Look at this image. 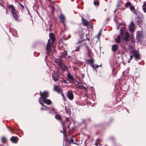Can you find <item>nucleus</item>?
I'll return each instance as SVG.
<instances>
[{"instance_id": "obj_8", "label": "nucleus", "mask_w": 146, "mask_h": 146, "mask_svg": "<svg viewBox=\"0 0 146 146\" xmlns=\"http://www.w3.org/2000/svg\"><path fill=\"white\" fill-rule=\"evenodd\" d=\"M66 96L70 100H72L74 98V95L72 91L69 90L67 93Z\"/></svg>"}, {"instance_id": "obj_38", "label": "nucleus", "mask_w": 146, "mask_h": 146, "mask_svg": "<svg viewBox=\"0 0 146 146\" xmlns=\"http://www.w3.org/2000/svg\"><path fill=\"white\" fill-rule=\"evenodd\" d=\"M101 65L99 66L98 65H96L95 66H94V68H94V69L95 70H96V69L98 68L99 66H100Z\"/></svg>"}, {"instance_id": "obj_48", "label": "nucleus", "mask_w": 146, "mask_h": 146, "mask_svg": "<svg viewBox=\"0 0 146 146\" xmlns=\"http://www.w3.org/2000/svg\"><path fill=\"white\" fill-rule=\"evenodd\" d=\"M133 58V56H132L131 55H130V59H130V60H131Z\"/></svg>"}, {"instance_id": "obj_22", "label": "nucleus", "mask_w": 146, "mask_h": 146, "mask_svg": "<svg viewBox=\"0 0 146 146\" xmlns=\"http://www.w3.org/2000/svg\"><path fill=\"white\" fill-rule=\"evenodd\" d=\"M143 11L146 13V1L144 2L143 5Z\"/></svg>"}, {"instance_id": "obj_18", "label": "nucleus", "mask_w": 146, "mask_h": 146, "mask_svg": "<svg viewBox=\"0 0 146 146\" xmlns=\"http://www.w3.org/2000/svg\"><path fill=\"white\" fill-rule=\"evenodd\" d=\"M67 54V51H64L63 52L61 53L60 57L61 58H65Z\"/></svg>"}, {"instance_id": "obj_14", "label": "nucleus", "mask_w": 146, "mask_h": 146, "mask_svg": "<svg viewBox=\"0 0 146 146\" xmlns=\"http://www.w3.org/2000/svg\"><path fill=\"white\" fill-rule=\"evenodd\" d=\"M18 138L16 136L12 137L10 139L11 141L14 143H16L18 140Z\"/></svg>"}, {"instance_id": "obj_34", "label": "nucleus", "mask_w": 146, "mask_h": 146, "mask_svg": "<svg viewBox=\"0 0 146 146\" xmlns=\"http://www.w3.org/2000/svg\"><path fill=\"white\" fill-rule=\"evenodd\" d=\"M77 82L79 83V84H78L77 85V87L78 88H79L80 89H82V86H81V83H80L79 82H78V81H77Z\"/></svg>"}, {"instance_id": "obj_47", "label": "nucleus", "mask_w": 146, "mask_h": 146, "mask_svg": "<svg viewBox=\"0 0 146 146\" xmlns=\"http://www.w3.org/2000/svg\"><path fill=\"white\" fill-rule=\"evenodd\" d=\"M64 26L65 27H66V25L65 24V21H64V22H62Z\"/></svg>"}, {"instance_id": "obj_55", "label": "nucleus", "mask_w": 146, "mask_h": 146, "mask_svg": "<svg viewBox=\"0 0 146 146\" xmlns=\"http://www.w3.org/2000/svg\"><path fill=\"white\" fill-rule=\"evenodd\" d=\"M1 6H3V5H1V4H0V6H1Z\"/></svg>"}, {"instance_id": "obj_51", "label": "nucleus", "mask_w": 146, "mask_h": 146, "mask_svg": "<svg viewBox=\"0 0 146 146\" xmlns=\"http://www.w3.org/2000/svg\"><path fill=\"white\" fill-rule=\"evenodd\" d=\"M117 11V9H116L114 11V13H116V12Z\"/></svg>"}, {"instance_id": "obj_44", "label": "nucleus", "mask_w": 146, "mask_h": 146, "mask_svg": "<svg viewBox=\"0 0 146 146\" xmlns=\"http://www.w3.org/2000/svg\"><path fill=\"white\" fill-rule=\"evenodd\" d=\"M62 124V127L63 128L65 127V124L62 122L61 121Z\"/></svg>"}, {"instance_id": "obj_21", "label": "nucleus", "mask_w": 146, "mask_h": 146, "mask_svg": "<svg viewBox=\"0 0 146 146\" xmlns=\"http://www.w3.org/2000/svg\"><path fill=\"white\" fill-rule=\"evenodd\" d=\"M1 139L2 142L3 143H5L7 142V138L4 136L2 137Z\"/></svg>"}, {"instance_id": "obj_54", "label": "nucleus", "mask_w": 146, "mask_h": 146, "mask_svg": "<svg viewBox=\"0 0 146 146\" xmlns=\"http://www.w3.org/2000/svg\"><path fill=\"white\" fill-rule=\"evenodd\" d=\"M87 39L88 41L90 40V39L88 38H87Z\"/></svg>"}, {"instance_id": "obj_41", "label": "nucleus", "mask_w": 146, "mask_h": 146, "mask_svg": "<svg viewBox=\"0 0 146 146\" xmlns=\"http://www.w3.org/2000/svg\"><path fill=\"white\" fill-rule=\"evenodd\" d=\"M87 61L90 64L93 63L92 60H88Z\"/></svg>"}, {"instance_id": "obj_3", "label": "nucleus", "mask_w": 146, "mask_h": 146, "mask_svg": "<svg viewBox=\"0 0 146 146\" xmlns=\"http://www.w3.org/2000/svg\"><path fill=\"white\" fill-rule=\"evenodd\" d=\"M39 101L40 104L43 106H44V104H42L43 102H44V103L48 105L51 104L52 103V102L49 99H43L42 100V98H39Z\"/></svg>"}, {"instance_id": "obj_19", "label": "nucleus", "mask_w": 146, "mask_h": 146, "mask_svg": "<svg viewBox=\"0 0 146 146\" xmlns=\"http://www.w3.org/2000/svg\"><path fill=\"white\" fill-rule=\"evenodd\" d=\"M59 19L61 20L62 22H64L65 21V17L62 14H61L59 17Z\"/></svg>"}, {"instance_id": "obj_56", "label": "nucleus", "mask_w": 146, "mask_h": 146, "mask_svg": "<svg viewBox=\"0 0 146 146\" xmlns=\"http://www.w3.org/2000/svg\"><path fill=\"white\" fill-rule=\"evenodd\" d=\"M11 132L12 133H13V132L11 131Z\"/></svg>"}, {"instance_id": "obj_43", "label": "nucleus", "mask_w": 146, "mask_h": 146, "mask_svg": "<svg viewBox=\"0 0 146 146\" xmlns=\"http://www.w3.org/2000/svg\"><path fill=\"white\" fill-rule=\"evenodd\" d=\"M19 5H20L21 6V8L23 9H24V6L22 5L21 4H19Z\"/></svg>"}, {"instance_id": "obj_17", "label": "nucleus", "mask_w": 146, "mask_h": 146, "mask_svg": "<svg viewBox=\"0 0 146 146\" xmlns=\"http://www.w3.org/2000/svg\"><path fill=\"white\" fill-rule=\"evenodd\" d=\"M118 46L117 44L113 45L111 47V50L113 52H116L118 49Z\"/></svg>"}, {"instance_id": "obj_46", "label": "nucleus", "mask_w": 146, "mask_h": 146, "mask_svg": "<svg viewBox=\"0 0 146 146\" xmlns=\"http://www.w3.org/2000/svg\"><path fill=\"white\" fill-rule=\"evenodd\" d=\"M60 132L61 133H62V132H63V135H64V137L65 136V134H64V129H63V131H60Z\"/></svg>"}, {"instance_id": "obj_45", "label": "nucleus", "mask_w": 146, "mask_h": 146, "mask_svg": "<svg viewBox=\"0 0 146 146\" xmlns=\"http://www.w3.org/2000/svg\"><path fill=\"white\" fill-rule=\"evenodd\" d=\"M62 78L63 81L65 83H67V81H66V80L64 79L63 78Z\"/></svg>"}, {"instance_id": "obj_25", "label": "nucleus", "mask_w": 146, "mask_h": 146, "mask_svg": "<svg viewBox=\"0 0 146 146\" xmlns=\"http://www.w3.org/2000/svg\"><path fill=\"white\" fill-rule=\"evenodd\" d=\"M55 117L56 119L59 120H61L62 119L61 116L59 114H56L55 116Z\"/></svg>"}, {"instance_id": "obj_26", "label": "nucleus", "mask_w": 146, "mask_h": 146, "mask_svg": "<svg viewBox=\"0 0 146 146\" xmlns=\"http://www.w3.org/2000/svg\"><path fill=\"white\" fill-rule=\"evenodd\" d=\"M137 19L138 25L139 26V24H140V23L142 22V20L141 18L138 17H137Z\"/></svg>"}, {"instance_id": "obj_9", "label": "nucleus", "mask_w": 146, "mask_h": 146, "mask_svg": "<svg viewBox=\"0 0 146 146\" xmlns=\"http://www.w3.org/2000/svg\"><path fill=\"white\" fill-rule=\"evenodd\" d=\"M133 56H134L136 60H137L140 59V56L138 52L136 51H133Z\"/></svg>"}, {"instance_id": "obj_1", "label": "nucleus", "mask_w": 146, "mask_h": 146, "mask_svg": "<svg viewBox=\"0 0 146 146\" xmlns=\"http://www.w3.org/2000/svg\"><path fill=\"white\" fill-rule=\"evenodd\" d=\"M49 36L50 39H49L46 46V50L48 52L50 51L51 49V46L53 44L55 40L54 35L51 33L49 34Z\"/></svg>"}, {"instance_id": "obj_5", "label": "nucleus", "mask_w": 146, "mask_h": 146, "mask_svg": "<svg viewBox=\"0 0 146 146\" xmlns=\"http://www.w3.org/2000/svg\"><path fill=\"white\" fill-rule=\"evenodd\" d=\"M40 95L41 96L40 98H42V100L46 99V98L48 97L49 96L48 93L47 91H44L42 93L40 91Z\"/></svg>"}, {"instance_id": "obj_35", "label": "nucleus", "mask_w": 146, "mask_h": 146, "mask_svg": "<svg viewBox=\"0 0 146 146\" xmlns=\"http://www.w3.org/2000/svg\"><path fill=\"white\" fill-rule=\"evenodd\" d=\"M59 94H61L62 96L63 97V99L64 100H65V97L64 94L62 93V92H61V93H59Z\"/></svg>"}, {"instance_id": "obj_30", "label": "nucleus", "mask_w": 146, "mask_h": 146, "mask_svg": "<svg viewBox=\"0 0 146 146\" xmlns=\"http://www.w3.org/2000/svg\"><path fill=\"white\" fill-rule=\"evenodd\" d=\"M131 5V3L130 2H127L125 4V6L126 7H127L128 6H130Z\"/></svg>"}, {"instance_id": "obj_20", "label": "nucleus", "mask_w": 146, "mask_h": 146, "mask_svg": "<svg viewBox=\"0 0 146 146\" xmlns=\"http://www.w3.org/2000/svg\"><path fill=\"white\" fill-rule=\"evenodd\" d=\"M129 36V34L127 32H126L125 33V36L124 37V38L126 41H127L128 40Z\"/></svg>"}, {"instance_id": "obj_28", "label": "nucleus", "mask_w": 146, "mask_h": 146, "mask_svg": "<svg viewBox=\"0 0 146 146\" xmlns=\"http://www.w3.org/2000/svg\"><path fill=\"white\" fill-rule=\"evenodd\" d=\"M122 4V1L121 0H119L117 4V7H119L121 6V5Z\"/></svg>"}, {"instance_id": "obj_50", "label": "nucleus", "mask_w": 146, "mask_h": 146, "mask_svg": "<svg viewBox=\"0 0 146 146\" xmlns=\"http://www.w3.org/2000/svg\"><path fill=\"white\" fill-rule=\"evenodd\" d=\"M5 9H6V13L7 14V13H8V10L7 9V8H5Z\"/></svg>"}, {"instance_id": "obj_39", "label": "nucleus", "mask_w": 146, "mask_h": 146, "mask_svg": "<svg viewBox=\"0 0 146 146\" xmlns=\"http://www.w3.org/2000/svg\"><path fill=\"white\" fill-rule=\"evenodd\" d=\"M130 9L131 11H132L135 9V8L133 6H131V5L130 6Z\"/></svg>"}, {"instance_id": "obj_49", "label": "nucleus", "mask_w": 146, "mask_h": 146, "mask_svg": "<svg viewBox=\"0 0 146 146\" xmlns=\"http://www.w3.org/2000/svg\"><path fill=\"white\" fill-rule=\"evenodd\" d=\"M84 74H82V78H84Z\"/></svg>"}, {"instance_id": "obj_10", "label": "nucleus", "mask_w": 146, "mask_h": 146, "mask_svg": "<svg viewBox=\"0 0 146 146\" xmlns=\"http://www.w3.org/2000/svg\"><path fill=\"white\" fill-rule=\"evenodd\" d=\"M11 13L14 19L16 21L19 20V13L16 10L15 11L12 12Z\"/></svg>"}, {"instance_id": "obj_42", "label": "nucleus", "mask_w": 146, "mask_h": 146, "mask_svg": "<svg viewBox=\"0 0 146 146\" xmlns=\"http://www.w3.org/2000/svg\"><path fill=\"white\" fill-rule=\"evenodd\" d=\"M90 65L91 66H92L93 68L94 69V68H94V64L93 63H91V64H90Z\"/></svg>"}, {"instance_id": "obj_53", "label": "nucleus", "mask_w": 146, "mask_h": 146, "mask_svg": "<svg viewBox=\"0 0 146 146\" xmlns=\"http://www.w3.org/2000/svg\"><path fill=\"white\" fill-rule=\"evenodd\" d=\"M119 27H117V29H119Z\"/></svg>"}, {"instance_id": "obj_2", "label": "nucleus", "mask_w": 146, "mask_h": 146, "mask_svg": "<svg viewBox=\"0 0 146 146\" xmlns=\"http://www.w3.org/2000/svg\"><path fill=\"white\" fill-rule=\"evenodd\" d=\"M55 62L56 63L60 68L63 71H66L67 69V67L65 65L63 64L61 60L56 59Z\"/></svg>"}, {"instance_id": "obj_12", "label": "nucleus", "mask_w": 146, "mask_h": 146, "mask_svg": "<svg viewBox=\"0 0 146 146\" xmlns=\"http://www.w3.org/2000/svg\"><path fill=\"white\" fill-rule=\"evenodd\" d=\"M82 41H78L76 43V44H79L80 43H81V44L78 46L77 48L76 49H75L74 50V52H76V51H79V49L80 47H81L82 46H83L84 45V44H85V43H82Z\"/></svg>"}, {"instance_id": "obj_52", "label": "nucleus", "mask_w": 146, "mask_h": 146, "mask_svg": "<svg viewBox=\"0 0 146 146\" xmlns=\"http://www.w3.org/2000/svg\"><path fill=\"white\" fill-rule=\"evenodd\" d=\"M131 60H130V59L129 60H128V63H129L130 62V61Z\"/></svg>"}, {"instance_id": "obj_40", "label": "nucleus", "mask_w": 146, "mask_h": 146, "mask_svg": "<svg viewBox=\"0 0 146 146\" xmlns=\"http://www.w3.org/2000/svg\"><path fill=\"white\" fill-rule=\"evenodd\" d=\"M69 142L70 143H74V140L72 138L70 139L69 140Z\"/></svg>"}, {"instance_id": "obj_27", "label": "nucleus", "mask_w": 146, "mask_h": 146, "mask_svg": "<svg viewBox=\"0 0 146 146\" xmlns=\"http://www.w3.org/2000/svg\"><path fill=\"white\" fill-rule=\"evenodd\" d=\"M66 123H67V125H68V127H69L71 123L69 121V118L67 117L66 118Z\"/></svg>"}, {"instance_id": "obj_16", "label": "nucleus", "mask_w": 146, "mask_h": 146, "mask_svg": "<svg viewBox=\"0 0 146 146\" xmlns=\"http://www.w3.org/2000/svg\"><path fill=\"white\" fill-rule=\"evenodd\" d=\"M7 7L9 10L11 11V13L16 10L13 5H9L7 6Z\"/></svg>"}, {"instance_id": "obj_15", "label": "nucleus", "mask_w": 146, "mask_h": 146, "mask_svg": "<svg viewBox=\"0 0 146 146\" xmlns=\"http://www.w3.org/2000/svg\"><path fill=\"white\" fill-rule=\"evenodd\" d=\"M82 21L84 26H87L89 25V22L82 17Z\"/></svg>"}, {"instance_id": "obj_57", "label": "nucleus", "mask_w": 146, "mask_h": 146, "mask_svg": "<svg viewBox=\"0 0 146 146\" xmlns=\"http://www.w3.org/2000/svg\"><path fill=\"white\" fill-rule=\"evenodd\" d=\"M53 9H54V7H53Z\"/></svg>"}, {"instance_id": "obj_32", "label": "nucleus", "mask_w": 146, "mask_h": 146, "mask_svg": "<svg viewBox=\"0 0 146 146\" xmlns=\"http://www.w3.org/2000/svg\"><path fill=\"white\" fill-rule=\"evenodd\" d=\"M44 107H45V108H41V110H49V109H50V108L45 106H44Z\"/></svg>"}, {"instance_id": "obj_33", "label": "nucleus", "mask_w": 146, "mask_h": 146, "mask_svg": "<svg viewBox=\"0 0 146 146\" xmlns=\"http://www.w3.org/2000/svg\"><path fill=\"white\" fill-rule=\"evenodd\" d=\"M101 32L100 31L98 33V35H97V36H96V37L98 38V39H99L100 38V36H101Z\"/></svg>"}, {"instance_id": "obj_37", "label": "nucleus", "mask_w": 146, "mask_h": 146, "mask_svg": "<svg viewBox=\"0 0 146 146\" xmlns=\"http://www.w3.org/2000/svg\"><path fill=\"white\" fill-rule=\"evenodd\" d=\"M94 4L95 5H98L99 4V3L98 1H95L94 2Z\"/></svg>"}, {"instance_id": "obj_31", "label": "nucleus", "mask_w": 146, "mask_h": 146, "mask_svg": "<svg viewBox=\"0 0 146 146\" xmlns=\"http://www.w3.org/2000/svg\"><path fill=\"white\" fill-rule=\"evenodd\" d=\"M125 27H122L120 29V34L121 35H122V33L123 32V31L124 30H125Z\"/></svg>"}, {"instance_id": "obj_6", "label": "nucleus", "mask_w": 146, "mask_h": 146, "mask_svg": "<svg viewBox=\"0 0 146 146\" xmlns=\"http://www.w3.org/2000/svg\"><path fill=\"white\" fill-rule=\"evenodd\" d=\"M129 31L131 33H133L135 31V25L133 21H131L129 27Z\"/></svg>"}, {"instance_id": "obj_23", "label": "nucleus", "mask_w": 146, "mask_h": 146, "mask_svg": "<svg viewBox=\"0 0 146 146\" xmlns=\"http://www.w3.org/2000/svg\"><path fill=\"white\" fill-rule=\"evenodd\" d=\"M65 109L66 111V113L68 115H70L71 112L69 108L66 107L65 108Z\"/></svg>"}, {"instance_id": "obj_24", "label": "nucleus", "mask_w": 146, "mask_h": 146, "mask_svg": "<svg viewBox=\"0 0 146 146\" xmlns=\"http://www.w3.org/2000/svg\"><path fill=\"white\" fill-rule=\"evenodd\" d=\"M120 36L118 35L117 38H115V41L116 43H119L120 42Z\"/></svg>"}, {"instance_id": "obj_36", "label": "nucleus", "mask_w": 146, "mask_h": 146, "mask_svg": "<svg viewBox=\"0 0 146 146\" xmlns=\"http://www.w3.org/2000/svg\"><path fill=\"white\" fill-rule=\"evenodd\" d=\"M81 84V86L82 87V89L85 90H86L87 91V90L86 88V87L85 86H83V85L82 84Z\"/></svg>"}, {"instance_id": "obj_4", "label": "nucleus", "mask_w": 146, "mask_h": 146, "mask_svg": "<svg viewBox=\"0 0 146 146\" xmlns=\"http://www.w3.org/2000/svg\"><path fill=\"white\" fill-rule=\"evenodd\" d=\"M52 76L53 80L55 82L58 80L59 76L58 72H54L52 73Z\"/></svg>"}, {"instance_id": "obj_29", "label": "nucleus", "mask_w": 146, "mask_h": 146, "mask_svg": "<svg viewBox=\"0 0 146 146\" xmlns=\"http://www.w3.org/2000/svg\"><path fill=\"white\" fill-rule=\"evenodd\" d=\"M50 110V111L49 112V113H52V112H51V111H54L55 112H56L55 110L56 109L54 108H53L51 109H49Z\"/></svg>"}, {"instance_id": "obj_11", "label": "nucleus", "mask_w": 146, "mask_h": 146, "mask_svg": "<svg viewBox=\"0 0 146 146\" xmlns=\"http://www.w3.org/2000/svg\"><path fill=\"white\" fill-rule=\"evenodd\" d=\"M137 33L136 38L139 42H140L142 38V36L143 33L140 31L137 32Z\"/></svg>"}, {"instance_id": "obj_13", "label": "nucleus", "mask_w": 146, "mask_h": 146, "mask_svg": "<svg viewBox=\"0 0 146 146\" xmlns=\"http://www.w3.org/2000/svg\"><path fill=\"white\" fill-rule=\"evenodd\" d=\"M67 77L68 80L70 81H73L74 80V78L73 76L69 72H68L67 74Z\"/></svg>"}, {"instance_id": "obj_7", "label": "nucleus", "mask_w": 146, "mask_h": 146, "mask_svg": "<svg viewBox=\"0 0 146 146\" xmlns=\"http://www.w3.org/2000/svg\"><path fill=\"white\" fill-rule=\"evenodd\" d=\"M53 90L54 91L58 93H61L62 92V88L58 85H55Z\"/></svg>"}]
</instances>
